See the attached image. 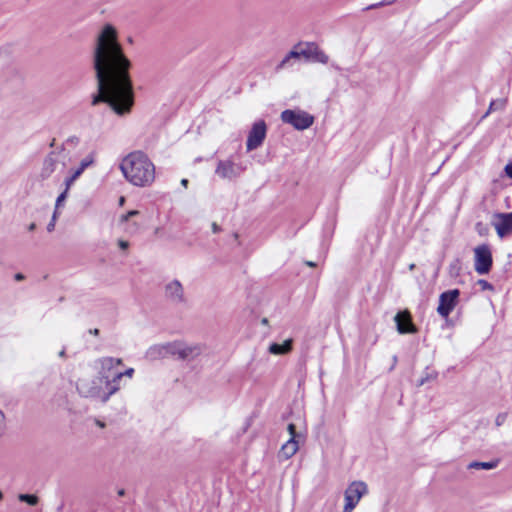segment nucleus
<instances>
[{"label":"nucleus","instance_id":"nucleus-26","mask_svg":"<svg viewBox=\"0 0 512 512\" xmlns=\"http://www.w3.org/2000/svg\"><path fill=\"white\" fill-rule=\"evenodd\" d=\"M477 285L480 286L481 290H483V291L484 290H489V291L494 290L493 285L484 279H479L477 281Z\"/></svg>","mask_w":512,"mask_h":512},{"label":"nucleus","instance_id":"nucleus-47","mask_svg":"<svg viewBox=\"0 0 512 512\" xmlns=\"http://www.w3.org/2000/svg\"><path fill=\"white\" fill-rule=\"evenodd\" d=\"M414 268H415V264H411V265L409 266V269H410V270H413Z\"/></svg>","mask_w":512,"mask_h":512},{"label":"nucleus","instance_id":"nucleus-44","mask_svg":"<svg viewBox=\"0 0 512 512\" xmlns=\"http://www.w3.org/2000/svg\"><path fill=\"white\" fill-rule=\"evenodd\" d=\"M124 202H125V198H124L123 196H122V197H120V199H119V205H120V206H122V205L124 204Z\"/></svg>","mask_w":512,"mask_h":512},{"label":"nucleus","instance_id":"nucleus-30","mask_svg":"<svg viewBox=\"0 0 512 512\" xmlns=\"http://www.w3.org/2000/svg\"><path fill=\"white\" fill-rule=\"evenodd\" d=\"M134 372H135V370L133 368H128L124 372H118V373L122 375V378L123 377L132 378L134 375Z\"/></svg>","mask_w":512,"mask_h":512},{"label":"nucleus","instance_id":"nucleus-24","mask_svg":"<svg viewBox=\"0 0 512 512\" xmlns=\"http://www.w3.org/2000/svg\"><path fill=\"white\" fill-rule=\"evenodd\" d=\"M504 105H505V102L501 99L491 101L486 115L490 112L502 109L504 107Z\"/></svg>","mask_w":512,"mask_h":512},{"label":"nucleus","instance_id":"nucleus-25","mask_svg":"<svg viewBox=\"0 0 512 512\" xmlns=\"http://www.w3.org/2000/svg\"><path fill=\"white\" fill-rule=\"evenodd\" d=\"M69 189H67V186H65V190L57 197L56 204H55V211H57L61 206L62 203L67 198Z\"/></svg>","mask_w":512,"mask_h":512},{"label":"nucleus","instance_id":"nucleus-17","mask_svg":"<svg viewBox=\"0 0 512 512\" xmlns=\"http://www.w3.org/2000/svg\"><path fill=\"white\" fill-rule=\"evenodd\" d=\"M203 351V346L201 344H193L187 345L182 342L181 352H180V360H191L195 357L199 356Z\"/></svg>","mask_w":512,"mask_h":512},{"label":"nucleus","instance_id":"nucleus-40","mask_svg":"<svg viewBox=\"0 0 512 512\" xmlns=\"http://www.w3.org/2000/svg\"><path fill=\"white\" fill-rule=\"evenodd\" d=\"M384 4H385L384 2L376 3V4H374V5H371V6L369 7V9L376 8V7L382 6V5H384Z\"/></svg>","mask_w":512,"mask_h":512},{"label":"nucleus","instance_id":"nucleus-28","mask_svg":"<svg viewBox=\"0 0 512 512\" xmlns=\"http://www.w3.org/2000/svg\"><path fill=\"white\" fill-rule=\"evenodd\" d=\"M139 213H140V212H139L138 210H130V211H128L126 214H124V215H122V216H121L120 221H121L122 223L127 222L130 218H132V217H135V216L139 215Z\"/></svg>","mask_w":512,"mask_h":512},{"label":"nucleus","instance_id":"nucleus-11","mask_svg":"<svg viewBox=\"0 0 512 512\" xmlns=\"http://www.w3.org/2000/svg\"><path fill=\"white\" fill-rule=\"evenodd\" d=\"M397 331L400 334H413L417 332L416 326L412 322L411 314L406 311L398 312L394 317Z\"/></svg>","mask_w":512,"mask_h":512},{"label":"nucleus","instance_id":"nucleus-23","mask_svg":"<svg viewBox=\"0 0 512 512\" xmlns=\"http://www.w3.org/2000/svg\"><path fill=\"white\" fill-rule=\"evenodd\" d=\"M18 499H19V501L25 502L31 506H35L39 502L38 496H36L34 494H19Z\"/></svg>","mask_w":512,"mask_h":512},{"label":"nucleus","instance_id":"nucleus-3","mask_svg":"<svg viewBox=\"0 0 512 512\" xmlns=\"http://www.w3.org/2000/svg\"><path fill=\"white\" fill-rule=\"evenodd\" d=\"M300 57L305 58L306 61L318 62L322 64H326L329 61L328 55L325 54V52L321 50L316 43H299L277 65L276 70L279 71L286 68L290 65V61L292 59H299Z\"/></svg>","mask_w":512,"mask_h":512},{"label":"nucleus","instance_id":"nucleus-42","mask_svg":"<svg viewBox=\"0 0 512 512\" xmlns=\"http://www.w3.org/2000/svg\"><path fill=\"white\" fill-rule=\"evenodd\" d=\"M188 183H189V182H188V180H187V179H182V180H181V184H182L184 187H187Z\"/></svg>","mask_w":512,"mask_h":512},{"label":"nucleus","instance_id":"nucleus-21","mask_svg":"<svg viewBox=\"0 0 512 512\" xmlns=\"http://www.w3.org/2000/svg\"><path fill=\"white\" fill-rule=\"evenodd\" d=\"M182 342L181 341H173L165 343V349L168 356H175L180 359Z\"/></svg>","mask_w":512,"mask_h":512},{"label":"nucleus","instance_id":"nucleus-6","mask_svg":"<svg viewBox=\"0 0 512 512\" xmlns=\"http://www.w3.org/2000/svg\"><path fill=\"white\" fill-rule=\"evenodd\" d=\"M102 375L94 377H82L79 378L76 383L78 393L85 398H97L102 399Z\"/></svg>","mask_w":512,"mask_h":512},{"label":"nucleus","instance_id":"nucleus-16","mask_svg":"<svg viewBox=\"0 0 512 512\" xmlns=\"http://www.w3.org/2000/svg\"><path fill=\"white\" fill-rule=\"evenodd\" d=\"M215 173L223 179H232L238 175L232 161H219Z\"/></svg>","mask_w":512,"mask_h":512},{"label":"nucleus","instance_id":"nucleus-12","mask_svg":"<svg viewBox=\"0 0 512 512\" xmlns=\"http://www.w3.org/2000/svg\"><path fill=\"white\" fill-rule=\"evenodd\" d=\"M165 295L174 304L183 303L185 301L184 289L178 280H173L166 285Z\"/></svg>","mask_w":512,"mask_h":512},{"label":"nucleus","instance_id":"nucleus-20","mask_svg":"<svg viewBox=\"0 0 512 512\" xmlns=\"http://www.w3.org/2000/svg\"><path fill=\"white\" fill-rule=\"evenodd\" d=\"M147 356L151 359L167 357L165 343L151 346L147 351Z\"/></svg>","mask_w":512,"mask_h":512},{"label":"nucleus","instance_id":"nucleus-49","mask_svg":"<svg viewBox=\"0 0 512 512\" xmlns=\"http://www.w3.org/2000/svg\"><path fill=\"white\" fill-rule=\"evenodd\" d=\"M263 324H266L267 323V319H263Z\"/></svg>","mask_w":512,"mask_h":512},{"label":"nucleus","instance_id":"nucleus-35","mask_svg":"<svg viewBox=\"0 0 512 512\" xmlns=\"http://www.w3.org/2000/svg\"><path fill=\"white\" fill-rule=\"evenodd\" d=\"M221 230L220 226L217 223H212V231L213 233H218Z\"/></svg>","mask_w":512,"mask_h":512},{"label":"nucleus","instance_id":"nucleus-4","mask_svg":"<svg viewBox=\"0 0 512 512\" xmlns=\"http://www.w3.org/2000/svg\"><path fill=\"white\" fill-rule=\"evenodd\" d=\"M98 363L100 365L99 374L102 375L103 382L106 383L108 389V392L102 395V402L105 403L113 394L120 390L122 375L116 372L110 379L109 372L115 367L122 365L123 361L121 358L102 357L98 360Z\"/></svg>","mask_w":512,"mask_h":512},{"label":"nucleus","instance_id":"nucleus-18","mask_svg":"<svg viewBox=\"0 0 512 512\" xmlns=\"http://www.w3.org/2000/svg\"><path fill=\"white\" fill-rule=\"evenodd\" d=\"M299 449V441L290 438L285 444L282 445L279 451V458L288 460L294 456Z\"/></svg>","mask_w":512,"mask_h":512},{"label":"nucleus","instance_id":"nucleus-9","mask_svg":"<svg viewBox=\"0 0 512 512\" xmlns=\"http://www.w3.org/2000/svg\"><path fill=\"white\" fill-rule=\"evenodd\" d=\"M460 295L458 289H452L441 293L437 312L441 317L447 318L457 305Z\"/></svg>","mask_w":512,"mask_h":512},{"label":"nucleus","instance_id":"nucleus-27","mask_svg":"<svg viewBox=\"0 0 512 512\" xmlns=\"http://www.w3.org/2000/svg\"><path fill=\"white\" fill-rule=\"evenodd\" d=\"M287 429L290 434V438L298 440L301 437V434L296 431V426L294 424L290 423Z\"/></svg>","mask_w":512,"mask_h":512},{"label":"nucleus","instance_id":"nucleus-14","mask_svg":"<svg viewBox=\"0 0 512 512\" xmlns=\"http://www.w3.org/2000/svg\"><path fill=\"white\" fill-rule=\"evenodd\" d=\"M499 221L495 223V229L499 237L512 234V212L497 214Z\"/></svg>","mask_w":512,"mask_h":512},{"label":"nucleus","instance_id":"nucleus-7","mask_svg":"<svg viewBox=\"0 0 512 512\" xmlns=\"http://www.w3.org/2000/svg\"><path fill=\"white\" fill-rule=\"evenodd\" d=\"M368 493V486L363 481L352 482L344 493L345 505L343 512H352L360 499Z\"/></svg>","mask_w":512,"mask_h":512},{"label":"nucleus","instance_id":"nucleus-19","mask_svg":"<svg viewBox=\"0 0 512 512\" xmlns=\"http://www.w3.org/2000/svg\"><path fill=\"white\" fill-rule=\"evenodd\" d=\"M292 350V340H285L282 344L272 343L269 346V352L275 355L286 354Z\"/></svg>","mask_w":512,"mask_h":512},{"label":"nucleus","instance_id":"nucleus-48","mask_svg":"<svg viewBox=\"0 0 512 512\" xmlns=\"http://www.w3.org/2000/svg\"><path fill=\"white\" fill-rule=\"evenodd\" d=\"M3 499V493L0 491V501Z\"/></svg>","mask_w":512,"mask_h":512},{"label":"nucleus","instance_id":"nucleus-38","mask_svg":"<svg viewBox=\"0 0 512 512\" xmlns=\"http://www.w3.org/2000/svg\"><path fill=\"white\" fill-rule=\"evenodd\" d=\"M89 333L94 335V336H98L99 335V329L95 328V329H90L89 330Z\"/></svg>","mask_w":512,"mask_h":512},{"label":"nucleus","instance_id":"nucleus-41","mask_svg":"<svg viewBox=\"0 0 512 512\" xmlns=\"http://www.w3.org/2000/svg\"><path fill=\"white\" fill-rule=\"evenodd\" d=\"M65 356H66V351H65V348H63V349L59 352V357L64 358Z\"/></svg>","mask_w":512,"mask_h":512},{"label":"nucleus","instance_id":"nucleus-39","mask_svg":"<svg viewBox=\"0 0 512 512\" xmlns=\"http://www.w3.org/2000/svg\"><path fill=\"white\" fill-rule=\"evenodd\" d=\"M95 423L97 426H99L100 428H104L105 427V423L100 421V420H95Z\"/></svg>","mask_w":512,"mask_h":512},{"label":"nucleus","instance_id":"nucleus-32","mask_svg":"<svg viewBox=\"0 0 512 512\" xmlns=\"http://www.w3.org/2000/svg\"><path fill=\"white\" fill-rule=\"evenodd\" d=\"M435 378H436V374H434V375H427V376H425V377H423V378H421V379L419 380L418 385H419V386H422V385H424L426 382H428L430 379H435Z\"/></svg>","mask_w":512,"mask_h":512},{"label":"nucleus","instance_id":"nucleus-13","mask_svg":"<svg viewBox=\"0 0 512 512\" xmlns=\"http://www.w3.org/2000/svg\"><path fill=\"white\" fill-rule=\"evenodd\" d=\"M61 153L51 152L44 159L40 177L42 180L48 179L57 169Z\"/></svg>","mask_w":512,"mask_h":512},{"label":"nucleus","instance_id":"nucleus-2","mask_svg":"<svg viewBox=\"0 0 512 512\" xmlns=\"http://www.w3.org/2000/svg\"><path fill=\"white\" fill-rule=\"evenodd\" d=\"M120 170L126 180L135 186H149L155 179V166L142 151H134L124 157Z\"/></svg>","mask_w":512,"mask_h":512},{"label":"nucleus","instance_id":"nucleus-45","mask_svg":"<svg viewBox=\"0 0 512 512\" xmlns=\"http://www.w3.org/2000/svg\"><path fill=\"white\" fill-rule=\"evenodd\" d=\"M35 228H36V224L35 223L30 224V226H29V230L30 231H33Z\"/></svg>","mask_w":512,"mask_h":512},{"label":"nucleus","instance_id":"nucleus-33","mask_svg":"<svg viewBox=\"0 0 512 512\" xmlns=\"http://www.w3.org/2000/svg\"><path fill=\"white\" fill-rule=\"evenodd\" d=\"M118 246L120 247V249L122 250H127L128 247H129V243L125 240H119L118 241Z\"/></svg>","mask_w":512,"mask_h":512},{"label":"nucleus","instance_id":"nucleus-15","mask_svg":"<svg viewBox=\"0 0 512 512\" xmlns=\"http://www.w3.org/2000/svg\"><path fill=\"white\" fill-rule=\"evenodd\" d=\"M94 163V155L90 154L87 157H85L81 162L80 166L73 170L71 175L67 177L64 181L65 186H67V189H70L73 183L81 176V174L85 171L86 168L91 166Z\"/></svg>","mask_w":512,"mask_h":512},{"label":"nucleus","instance_id":"nucleus-37","mask_svg":"<svg viewBox=\"0 0 512 512\" xmlns=\"http://www.w3.org/2000/svg\"><path fill=\"white\" fill-rule=\"evenodd\" d=\"M24 278H25V276L22 273H16L14 276V279L16 281H22V280H24Z\"/></svg>","mask_w":512,"mask_h":512},{"label":"nucleus","instance_id":"nucleus-36","mask_svg":"<svg viewBox=\"0 0 512 512\" xmlns=\"http://www.w3.org/2000/svg\"><path fill=\"white\" fill-rule=\"evenodd\" d=\"M505 419V415H498L496 418V424L501 425Z\"/></svg>","mask_w":512,"mask_h":512},{"label":"nucleus","instance_id":"nucleus-46","mask_svg":"<svg viewBox=\"0 0 512 512\" xmlns=\"http://www.w3.org/2000/svg\"><path fill=\"white\" fill-rule=\"evenodd\" d=\"M124 494H125L124 489H120V490L118 491V495H119V496H123Z\"/></svg>","mask_w":512,"mask_h":512},{"label":"nucleus","instance_id":"nucleus-10","mask_svg":"<svg viewBox=\"0 0 512 512\" xmlns=\"http://www.w3.org/2000/svg\"><path fill=\"white\" fill-rule=\"evenodd\" d=\"M267 126L264 120L255 122L249 131L246 147L248 151H252L260 147L266 137Z\"/></svg>","mask_w":512,"mask_h":512},{"label":"nucleus","instance_id":"nucleus-8","mask_svg":"<svg viewBox=\"0 0 512 512\" xmlns=\"http://www.w3.org/2000/svg\"><path fill=\"white\" fill-rule=\"evenodd\" d=\"M474 269L479 275L488 274L492 268L493 259L491 249L487 244H482L474 249Z\"/></svg>","mask_w":512,"mask_h":512},{"label":"nucleus","instance_id":"nucleus-34","mask_svg":"<svg viewBox=\"0 0 512 512\" xmlns=\"http://www.w3.org/2000/svg\"><path fill=\"white\" fill-rule=\"evenodd\" d=\"M506 175L512 179V163H509L505 166Z\"/></svg>","mask_w":512,"mask_h":512},{"label":"nucleus","instance_id":"nucleus-29","mask_svg":"<svg viewBox=\"0 0 512 512\" xmlns=\"http://www.w3.org/2000/svg\"><path fill=\"white\" fill-rule=\"evenodd\" d=\"M56 218H57V211H54L52 219H51V221L47 225V230L49 232L54 230Z\"/></svg>","mask_w":512,"mask_h":512},{"label":"nucleus","instance_id":"nucleus-43","mask_svg":"<svg viewBox=\"0 0 512 512\" xmlns=\"http://www.w3.org/2000/svg\"><path fill=\"white\" fill-rule=\"evenodd\" d=\"M306 265L309 266V267H314L316 264L314 262H312V261H307Z\"/></svg>","mask_w":512,"mask_h":512},{"label":"nucleus","instance_id":"nucleus-1","mask_svg":"<svg viewBox=\"0 0 512 512\" xmlns=\"http://www.w3.org/2000/svg\"><path fill=\"white\" fill-rule=\"evenodd\" d=\"M131 67L115 28L105 25L97 35L93 49L97 92L92 95L91 104L106 103L117 115L130 113L134 105Z\"/></svg>","mask_w":512,"mask_h":512},{"label":"nucleus","instance_id":"nucleus-31","mask_svg":"<svg viewBox=\"0 0 512 512\" xmlns=\"http://www.w3.org/2000/svg\"><path fill=\"white\" fill-rule=\"evenodd\" d=\"M5 429V416L4 413L0 410V436L2 435Z\"/></svg>","mask_w":512,"mask_h":512},{"label":"nucleus","instance_id":"nucleus-5","mask_svg":"<svg viewBox=\"0 0 512 512\" xmlns=\"http://www.w3.org/2000/svg\"><path fill=\"white\" fill-rule=\"evenodd\" d=\"M280 119L283 123L291 125L296 130H305L314 123V117L306 111L287 109L281 112Z\"/></svg>","mask_w":512,"mask_h":512},{"label":"nucleus","instance_id":"nucleus-22","mask_svg":"<svg viewBox=\"0 0 512 512\" xmlns=\"http://www.w3.org/2000/svg\"><path fill=\"white\" fill-rule=\"evenodd\" d=\"M499 460L490 461V462H472L469 464L470 469H485L491 470L498 466Z\"/></svg>","mask_w":512,"mask_h":512}]
</instances>
